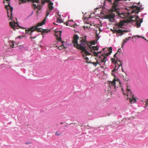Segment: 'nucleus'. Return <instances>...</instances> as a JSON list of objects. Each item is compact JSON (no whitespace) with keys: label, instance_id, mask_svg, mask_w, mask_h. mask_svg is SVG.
<instances>
[{"label":"nucleus","instance_id":"1","mask_svg":"<svg viewBox=\"0 0 148 148\" xmlns=\"http://www.w3.org/2000/svg\"><path fill=\"white\" fill-rule=\"evenodd\" d=\"M86 37L84 36L83 37H79L77 35H75L73 37V43L74 44V46L77 49L81 51V53H82V56L84 59L86 60L87 63H90L88 62V58L86 56L88 55H91V53H89L86 50L87 49L92 52L93 55L97 57L98 56V53H100L102 51L96 52L95 50H97L99 47L97 46H90L89 42L86 43Z\"/></svg>","mask_w":148,"mask_h":148},{"label":"nucleus","instance_id":"2","mask_svg":"<svg viewBox=\"0 0 148 148\" xmlns=\"http://www.w3.org/2000/svg\"><path fill=\"white\" fill-rule=\"evenodd\" d=\"M51 11L49 10H47L46 12V15L45 18L41 22L38 23L36 26H33L28 28L27 29H25L26 33H29L30 35H31L32 32L34 31L41 32L43 33H47L48 31L47 29H44L42 28H38L37 27L39 26H42L45 24L46 18L49 15Z\"/></svg>","mask_w":148,"mask_h":148},{"label":"nucleus","instance_id":"3","mask_svg":"<svg viewBox=\"0 0 148 148\" xmlns=\"http://www.w3.org/2000/svg\"><path fill=\"white\" fill-rule=\"evenodd\" d=\"M122 90L123 91V94L124 95H126L127 96V100H129L131 103H136L137 100L134 95L132 93L130 90V88L129 86H127L126 92H123V90L122 88Z\"/></svg>","mask_w":148,"mask_h":148},{"label":"nucleus","instance_id":"4","mask_svg":"<svg viewBox=\"0 0 148 148\" xmlns=\"http://www.w3.org/2000/svg\"><path fill=\"white\" fill-rule=\"evenodd\" d=\"M106 49L107 50H109V52L107 53H104L99 57V61L101 63H104V64H105L106 62V58L109 55H110L112 52V48L111 47H110L108 49L107 48H104L102 50H105Z\"/></svg>","mask_w":148,"mask_h":148},{"label":"nucleus","instance_id":"5","mask_svg":"<svg viewBox=\"0 0 148 148\" xmlns=\"http://www.w3.org/2000/svg\"><path fill=\"white\" fill-rule=\"evenodd\" d=\"M6 1H9L10 0H5ZM21 2L19 3V4H21L22 3H25L26 1V0H20ZM28 1H31L33 3L32 6L34 9H37L39 10L41 9V6L40 5L39 0H27Z\"/></svg>","mask_w":148,"mask_h":148},{"label":"nucleus","instance_id":"6","mask_svg":"<svg viewBox=\"0 0 148 148\" xmlns=\"http://www.w3.org/2000/svg\"><path fill=\"white\" fill-rule=\"evenodd\" d=\"M135 17L131 16H130L132 21H136V26L138 28L140 27V24L143 22V19H140L138 16H135Z\"/></svg>","mask_w":148,"mask_h":148},{"label":"nucleus","instance_id":"7","mask_svg":"<svg viewBox=\"0 0 148 148\" xmlns=\"http://www.w3.org/2000/svg\"><path fill=\"white\" fill-rule=\"evenodd\" d=\"M112 62L114 63L115 65V67L112 70L113 71H117L119 68L120 66L122 67V63L119 60H113Z\"/></svg>","mask_w":148,"mask_h":148},{"label":"nucleus","instance_id":"8","mask_svg":"<svg viewBox=\"0 0 148 148\" xmlns=\"http://www.w3.org/2000/svg\"><path fill=\"white\" fill-rule=\"evenodd\" d=\"M132 9V11L131 12L132 14L135 13V14H138L140 12V7H138L136 6L133 5L131 7Z\"/></svg>","mask_w":148,"mask_h":148},{"label":"nucleus","instance_id":"9","mask_svg":"<svg viewBox=\"0 0 148 148\" xmlns=\"http://www.w3.org/2000/svg\"><path fill=\"white\" fill-rule=\"evenodd\" d=\"M10 25L11 27L14 30H15L16 28V27L18 26V23L15 22L14 21L10 22Z\"/></svg>","mask_w":148,"mask_h":148},{"label":"nucleus","instance_id":"10","mask_svg":"<svg viewBox=\"0 0 148 148\" xmlns=\"http://www.w3.org/2000/svg\"><path fill=\"white\" fill-rule=\"evenodd\" d=\"M7 3H8V5H5V8L8 10H10V12H11V14L12 15V11L13 9V8L11 7L10 5V2L9 1H7ZM8 13V17H9V15H8V11H7Z\"/></svg>","mask_w":148,"mask_h":148},{"label":"nucleus","instance_id":"11","mask_svg":"<svg viewBox=\"0 0 148 148\" xmlns=\"http://www.w3.org/2000/svg\"><path fill=\"white\" fill-rule=\"evenodd\" d=\"M62 32L61 31L56 32L55 34V36L56 37L57 40L59 41H61V34Z\"/></svg>","mask_w":148,"mask_h":148},{"label":"nucleus","instance_id":"12","mask_svg":"<svg viewBox=\"0 0 148 148\" xmlns=\"http://www.w3.org/2000/svg\"><path fill=\"white\" fill-rule=\"evenodd\" d=\"M116 79H114L112 82H110L109 83V86L110 87H112L114 88H115V82Z\"/></svg>","mask_w":148,"mask_h":148},{"label":"nucleus","instance_id":"13","mask_svg":"<svg viewBox=\"0 0 148 148\" xmlns=\"http://www.w3.org/2000/svg\"><path fill=\"white\" fill-rule=\"evenodd\" d=\"M49 3L48 4V8L50 10V11H51V10L53 9V3L50 1H49V2H47Z\"/></svg>","mask_w":148,"mask_h":148},{"label":"nucleus","instance_id":"14","mask_svg":"<svg viewBox=\"0 0 148 148\" xmlns=\"http://www.w3.org/2000/svg\"><path fill=\"white\" fill-rule=\"evenodd\" d=\"M124 25V22L123 21H120L116 24L119 28H121Z\"/></svg>","mask_w":148,"mask_h":148},{"label":"nucleus","instance_id":"15","mask_svg":"<svg viewBox=\"0 0 148 148\" xmlns=\"http://www.w3.org/2000/svg\"><path fill=\"white\" fill-rule=\"evenodd\" d=\"M130 37H128V38H125L124 40L122 43V47H123V46L127 42V41L128 40Z\"/></svg>","mask_w":148,"mask_h":148},{"label":"nucleus","instance_id":"16","mask_svg":"<svg viewBox=\"0 0 148 148\" xmlns=\"http://www.w3.org/2000/svg\"><path fill=\"white\" fill-rule=\"evenodd\" d=\"M123 79L125 81L127 82L129 80V79L128 77L126 75L125 76H123Z\"/></svg>","mask_w":148,"mask_h":148},{"label":"nucleus","instance_id":"17","mask_svg":"<svg viewBox=\"0 0 148 148\" xmlns=\"http://www.w3.org/2000/svg\"><path fill=\"white\" fill-rule=\"evenodd\" d=\"M114 31L117 34H120L122 32V30L121 29L117 30L116 29H115L114 30Z\"/></svg>","mask_w":148,"mask_h":148},{"label":"nucleus","instance_id":"18","mask_svg":"<svg viewBox=\"0 0 148 148\" xmlns=\"http://www.w3.org/2000/svg\"><path fill=\"white\" fill-rule=\"evenodd\" d=\"M61 42L62 43H63L64 42L63 41H62ZM56 47H58L59 49H61L63 48H65L63 44H62V45L60 47L56 46Z\"/></svg>","mask_w":148,"mask_h":148},{"label":"nucleus","instance_id":"19","mask_svg":"<svg viewBox=\"0 0 148 148\" xmlns=\"http://www.w3.org/2000/svg\"><path fill=\"white\" fill-rule=\"evenodd\" d=\"M117 54H116V53L114 55V58H111V60H112V61L113 60H114L115 59V60H117V58L116 57V55Z\"/></svg>","mask_w":148,"mask_h":148},{"label":"nucleus","instance_id":"20","mask_svg":"<svg viewBox=\"0 0 148 148\" xmlns=\"http://www.w3.org/2000/svg\"><path fill=\"white\" fill-rule=\"evenodd\" d=\"M87 42L86 43H87L88 42L90 43L89 45L90 46H92V45H95V42L94 41H92V42H90L87 41Z\"/></svg>","mask_w":148,"mask_h":148},{"label":"nucleus","instance_id":"21","mask_svg":"<svg viewBox=\"0 0 148 148\" xmlns=\"http://www.w3.org/2000/svg\"><path fill=\"white\" fill-rule=\"evenodd\" d=\"M88 62H90V63H92V64L94 65L95 66H96V65L97 64H99V63L98 62V61H97L96 62H91L89 61V60H88Z\"/></svg>","mask_w":148,"mask_h":148},{"label":"nucleus","instance_id":"22","mask_svg":"<svg viewBox=\"0 0 148 148\" xmlns=\"http://www.w3.org/2000/svg\"><path fill=\"white\" fill-rule=\"evenodd\" d=\"M50 0H42L41 3L42 4H44L45 2H49Z\"/></svg>","mask_w":148,"mask_h":148},{"label":"nucleus","instance_id":"23","mask_svg":"<svg viewBox=\"0 0 148 148\" xmlns=\"http://www.w3.org/2000/svg\"><path fill=\"white\" fill-rule=\"evenodd\" d=\"M56 22L58 23H61L63 22L62 19H60L59 18H57Z\"/></svg>","mask_w":148,"mask_h":148},{"label":"nucleus","instance_id":"24","mask_svg":"<svg viewBox=\"0 0 148 148\" xmlns=\"http://www.w3.org/2000/svg\"><path fill=\"white\" fill-rule=\"evenodd\" d=\"M96 41H97L99 39V37L98 36V35L97 34H96Z\"/></svg>","mask_w":148,"mask_h":148},{"label":"nucleus","instance_id":"25","mask_svg":"<svg viewBox=\"0 0 148 148\" xmlns=\"http://www.w3.org/2000/svg\"><path fill=\"white\" fill-rule=\"evenodd\" d=\"M121 49L120 48L118 49V51L116 53V54H119L120 53H121Z\"/></svg>","mask_w":148,"mask_h":148},{"label":"nucleus","instance_id":"26","mask_svg":"<svg viewBox=\"0 0 148 148\" xmlns=\"http://www.w3.org/2000/svg\"><path fill=\"white\" fill-rule=\"evenodd\" d=\"M11 43H12V44L10 45V46L12 48L14 47V44L13 42H11Z\"/></svg>","mask_w":148,"mask_h":148},{"label":"nucleus","instance_id":"27","mask_svg":"<svg viewBox=\"0 0 148 148\" xmlns=\"http://www.w3.org/2000/svg\"><path fill=\"white\" fill-rule=\"evenodd\" d=\"M55 134L56 135H57V136H59L60 135V134H59L58 133V132H56V133H55Z\"/></svg>","mask_w":148,"mask_h":148},{"label":"nucleus","instance_id":"28","mask_svg":"<svg viewBox=\"0 0 148 148\" xmlns=\"http://www.w3.org/2000/svg\"><path fill=\"white\" fill-rule=\"evenodd\" d=\"M127 32V31H123L122 30V32L120 33L121 34L120 35L121 36V35H123V32Z\"/></svg>","mask_w":148,"mask_h":148},{"label":"nucleus","instance_id":"29","mask_svg":"<svg viewBox=\"0 0 148 148\" xmlns=\"http://www.w3.org/2000/svg\"><path fill=\"white\" fill-rule=\"evenodd\" d=\"M69 22L68 21H67L66 23H65V24L66 25V26H68V25H69Z\"/></svg>","mask_w":148,"mask_h":148},{"label":"nucleus","instance_id":"30","mask_svg":"<svg viewBox=\"0 0 148 148\" xmlns=\"http://www.w3.org/2000/svg\"><path fill=\"white\" fill-rule=\"evenodd\" d=\"M23 37V36H18V38H21Z\"/></svg>","mask_w":148,"mask_h":148},{"label":"nucleus","instance_id":"31","mask_svg":"<svg viewBox=\"0 0 148 148\" xmlns=\"http://www.w3.org/2000/svg\"><path fill=\"white\" fill-rule=\"evenodd\" d=\"M146 104L148 105V99L147 100L146 102Z\"/></svg>","mask_w":148,"mask_h":148},{"label":"nucleus","instance_id":"32","mask_svg":"<svg viewBox=\"0 0 148 148\" xmlns=\"http://www.w3.org/2000/svg\"><path fill=\"white\" fill-rule=\"evenodd\" d=\"M136 37H138V38H141V36H139L138 35H137L136 36Z\"/></svg>","mask_w":148,"mask_h":148},{"label":"nucleus","instance_id":"33","mask_svg":"<svg viewBox=\"0 0 148 148\" xmlns=\"http://www.w3.org/2000/svg\"><path fill=\"white\" fill-rule=\"evenodd\" d=\"M90 27V26H89L88 27V26H84V28L86 27V28H88V27Z\"/></svg>","mask_w":148,"mask_h":148},{"label":"nucleus","instance_id":"34","mask_svg":"<svg viewBox=\"0 0 148 148\" xmlns=\"http://www.w3.org/2000/svg\"><path fill=\"white\" fill-rule=\"evenodd\" d=\"M141 38H142L143 39H144L145 40H146V39L145 38L143 37L142 36H141Z\"/></svg>","mask_w":148,"mask_h":148},{"label":"nucleus","instance_id":"35","mask_svg":"<svg viewBox=\"0 0 148 148\" xmlns=\"http://www.w3.org/2000/svg\"><path fill=\"white\" fill-rule=\"evenodd\" d=\"M140 2H139L138 3V5L139 6V5H140Z\"/></svg>","mask_w":148,"mask_h":148},{"label":"nucleus","instance_id":"36","mask_svg":"<svg viewBox=\"0 0 148 148\" xmlns=\"http://www.w3.org/2000/svg\"><path fill=\"white\" fill-rule=\"evenodd\" d=\"M121 68H122V69H122V71L123 72V68H122V67H121Z\"/></svg>","mask_w":148,"mask_h":148},{"label":"nucleus","instance_id":"37","mask_svg":"<svg viewBox=\"0 0 148 148\" xmlns=\"http://www.w3.org/2000/svg\"><path fill=\"white\" fill-rule=\"evenodd\" d=\"M10 18H11V20H12V16H11V17Z\"/></svg>","mask_w":148,"mask_h":148},{"label":"nucleus","instance_id":"38","mask_svg":"<svg viewBox=\"0 0 148 148\" xmlns=\"http://www.w3.org/2000/svg\"><path fill=\"white\" fill-rule=\"evenodd\" d=\"M5 2V1H3V3H4Z\"/></svg>","mask_w":148,"mask_h":148},{"label":"nucleus","instance_id":"39","mask_svg":"<svg viewBox=\"0 0 148 148\" xmlns=\"http://www.w3.org/2000/svg\"><path fill=\"white\" fill-rule=\"evenodd\" d=\"M130 0H129V1H130Z\"/></svg>","mask_w":148,"mask_h":148}]
</instances>
